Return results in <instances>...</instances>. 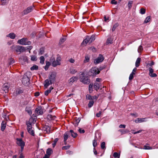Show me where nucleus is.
Returning <instances> with one entry per match:
<instances>
[{
    "label": "nucleus",
    "instance_id": "obj_46",
    "mask_svg": "<svg viewBox=\"0 0 158 158\" xmlns=\"http://www.w3.org/2000/svg\"><path fill=\"white\" fill-rule=\"evenodd\" d=\"M86 98L87 100H92V96H91L89 94H87L86 95Z\"/></svg>",
    "mask_w": 158,
    "mask_h": 158
},
{
    "label": "nucleus",
    "instance_id": "obj_53",
    "mask_svg": "<svg viewBox=\"0 0 158 158\" xmlns=\"http://www.w3.org/2000/svg\"><path fill=\"white\" fill-rule=\"evenodd\" d=\"M105 142H103L101 144V148L102 149H104L105 148Z\"/></svg>",
    "mask_w": 158,
    "mask_h": 158
},
{
    "label": "nucleus",
    "instance_id": "obj_57",
    "mask_svg": "<svg viewBox=\"0 0 158 158\" xmlns=\"http://www.w3.org/2000/svg\"><path fill=\"white\" fill-rule=\"evenodd\" d=\"M133 73H131L129 77V79L130 80H132L133 78V75H134Z\"/></svg>",
    "mask_w": 158,
    "mask_h": 158
},
{
    "label": "nucleus",
    "instance_id": "obj_24",
    "mask_svg": "<svg viewBox=\"0 0 158 158\" xmlns=\"http://www.w3.org/2000/svg\"><path fill=\"white\" fill-rule=\"evenodd\" d=\"M53 89V87H51L49 89H47L44 92V94L46 96H48L49 94L51 93V90Z\"/></svg>",
    "mask_w": 158,
    "mask_h": 158
},
{
    "label": "nucleus",
    "instance_id": "obj_51",
    "mask_svg": "<svg viewBox=\"0 0 158 158\" xmlns=\"http://www.w3.org/2000/svg\"><path fill=\"white\" fill-rule=\"evenodd\" d=\"M58 140V138H56L54 139V143L52 144V145L53 148H54L56 145V143Z\"/></svg>",
    "mask_w": 158,
    "mask_h": 158
},
{
    "label": "nucleus",
    "instance_id": "obj_7",
    "mask_svg": "<svg viewBox=\"0 0 158 158\" xmlns=\"http://www.w3.org/2000/svg\"><path fill=\"white\" fill-rule=\"evenodd\" d=\"M34 6H31L28 7L26 9L24 10L23 12V15H27L31 12L33 10Z\"/></svg>",
    "mask_w": 158,
    "mask_h": 158
},
{
    "label": "nucleus",
    "instance_id": "obj_5",
    "mask_svg": "<svg viewBox=\"0 0 158 158\" xmlns=\"http://www.w3.org/2000/svg\"><path fill=\"white\" fill-rule=\"evenodd\" d=\"M17 144L21 147V150L23 151L25 146V143L22 140V139L17 138Z\"/></svg>",
    "mask_w": 158,
    "mask_h": 158
},
{
    "label": "nucleus",
    "instance_id": "obj_37",
    "mask_svg": "<svg viewBox=\"0 0 158 158\" xmlns=\"http://www.w3.org/2000/svg\"><path fill=\"white\" fill-rule=\"evenodd\" d=\"M93 86V84H90L89 85V91L90 93H92V92L93 91V89L92 88Z\"/></svg>",
    "mask_w": 158,
    "mask_h": 158
},
{
    "label": "nucleus",
    "instance_id": "obj_58",
    "mask_svg": "<svg viewBox=\"0 0 158 158\" xmlns=\"http://www.w3.org/2000/svg\"><path fill=\"white\" fill-rule=\"evenodd\" d=\"M55 60V58L53 56L51 58L50 60V62L52 64L53 63V62H54V61Z\"/></svg>",
    "mask_w": 158,
    "mask_h": 158
},
{
    "label": "nucleus",
    "instance_id": "obj_32",
    "mask_svg": "<svg viewBox=\"0 0 158 158\" xmlns=\"http://www.w3.org/2000/svg\"><path fill=\"white\" fill-rule=\"evenodd\" d=\"M118 131L121 133V135L125 134L129 132L127 130L120 129Z\"/></svg>",
    "mask_w": 158,
    "mask_h": 158
},
{
    "label": "nucleus",
    "instance_id": "obj_3",
    "mask_svg": "<svg viewBox=\"0 0 158 158\" xmlns=\"http://www.w3.org/2000/svg\"><path fill=\"white\" fill-rule=\"evenodd\" d=\"M18 43L19 44L23 45H29L31 43V42L28 41V39L27 38H22L19 40L18 41Z\"/></svg>",
    "mask_w": 158,
    "mask_h": 158
},
{
    "label": "nucleus",
    "instance_id": "obj_15",
    "mask_svg": "<svg viewBox=\"0 0 158 158\" xmlns=\"http://www.w3.org/2000/svg\"><path fill=\"white\" fill-rule=\"evenodd\" d=\"M69 73L71 74H73L77 72V70L73 67L70 68L69 70Z\"/></svg>",
    "mask_w": 158,
    "mask_h": 158
},
{
    "label": "nucleus",
    "instance_id": "obj_55",
    "mask_svg": "<svg viewBox=\"0 0 158 158\" xmlns=\"http://www.w3.org/2000/svg\"><path fill=\"white\" fill-rule=\"evenodd\" d=\"M23 93L22 90L21 89H19L17 90L16 91V94H20L21 93Z\"/></svg>",
    "mask_w": 158,
    "mask_h": 158
},
{
    "label": "nucleus",
    "instance_id": "obj_10",
    "mask_svg": "<svg viewBox=\"0 0 158 158\" xmlns=\"http://www.w3.org/2000/svg\"><path fill=\"white\" fill-rule=\"evenodd\" d=\"M60 58L57 57L56 60H55L52 64V65L54 67H55L58 65H60Z\"/></svg>",
    "mask_w": 158,
    "mask_h": 158
},
{
    "label": "nucleus",
    "instance_id": "obj_17",
    "mask_svg": "<svg viewBox=\"0 0 158 158\" xmlns=\"http://www.w3.org/2000/svg\"><path fill=\"white\" fill-rule=\"evenodd\" d=\"M98 138L96 136H95L94 139L93 141V145L94 148H95L98 145Z\"/></svg>",
    "mask_w": 158,
    "mask_h": 158
},
{
    "label": "nucleus",
    "instance_id": "obj_56",
    "mask_svg": "<svg viewBox=\"0 0 158 158\" xmlns=\"http://www.w3.org/2000/svg\"><path fill=\"white\" fill-rule=\"evenodd\" d=\"M89 50L92 51L93 52H95L96 51V49L94 47H91L89 48Z\"/></svg>",
    "mask_w": 158,
    "mask_h": 158
},
{
    "label": "nucleus",
    "instance_id": "obj_6",
    "mask_svg": "<svg viewBox=\"0 0 158 158\" xmlns=\"http://www.w3.org/2000/svg\"><path fill=\"white\" fill-rule=\"evenodd\" d=\"M56 74L55 73H52L49 76L48 79L50 80L51 83H53L55 81Z\"/></svg>",
    "mask_w": 158,
    "mask_h": 158
},
{
    "label": "nucleus",
    "instance_id": "obj_45",
    "mask_svg": "<svg viewBox=\"0 0 158 158\" xmlns=\"http://www.w3.org/2000/svg\"><path fill=\"white\" fill-rule=\"evenodd\" d=\"M31 60L32 61H36L37 60V57L36 56L32 55L31 56Z\"/></svg>",
    "mask_w": 158,
    "mask_h": 158
},
{
    "label": "nucleus",
    "instance_id": "obj_60",
    "mask_svg": "<svg viewBox=\"0 0 158 158\" xmlns=\"http://www.w3.org/2000/svg\"><path fill=\"white\" fill-rule=\"evenodd\" d=\"M149 75L152 77H155L157 76V74L156 73H153L151 74H149Z\"/></svg>",
    "mask_w": 158,
    "mask_h": 158
},
{
    "label": "nucleus",
    "instance_id": "obj_47",
    "mask_svg": "<svg viewBox=\"0 0 158 158\" xmlns=\"http://www.w3.org/2000/svg\"><path fill=\"white\" fill-rule=\"evenodd\" d=\"M133 3V1H130L128 2V6L129 9H130L132 7V5Z\"/></svg>",
    "mask_w": 158,
    "mask_h": 158
},
{
    "label": "nucleus",
    "instance_id": "obj_13",
    "mask_svg": "<svg viewBox=\"0 0 158 158\" xmlns=\"http://www.w3.org/2000/svg\"><path fill=\"white\" fill-rule=\"evenodd\" d=\"M69 132L68 131L66 132L64 135V144L65 145L67 144V143L66 142L67 140L69 137Z\"/></svg>",
    "mask_w": 158,
    "mask_h": 158
},
{
    "label": "nucleus",
    "instance_id": "obj_35",
    "mask_svg": "<svg viewBox=\"0 0 158 158\" xmlns=\"http://www.w3.org/2000/svg\"><path fill=\"white\" fill-rule=\"evenodd\" d=\"M151 16H147L145 19L144 22V23H147L149 22L150 20Z\"/></svg>",
    "mask_w": 158,
    "mask_h": 158
},
{
    "label": "nucleus",
    "instance_id": "obj_29",
    "mask_svg": "<svg viewBox=\"0 0 158 158\" xmlns=\"http://www.w3.org/2000/svg\"><path fill=\"white\" fill-rule=\"evenodd\" d=\"M100 87L99 84L98 83H95L94 85V88L95 90H97Z\"/></svg>",
    "mask_w": 158,
    "mask_h": 158
},
{
    "label": "nucleus",
    "instance_id": "obj_50",
    "mask_svg": "<svg viewBox=\"0 0 158 158\" xmlns=\"http://www.w3.org/2000/svg\"><path fill=\"white\" fill-rule=\"evenodd\" d=\"M146 10L143 8H141L140 10V13L141 14H144L145 13Z\"/></svg>",
    "mask_w": 158,
    "mask_h": 158
},
{
    "label": "nucleus",
    "instance_id": "obj_16",
    "mask_svg": "<svg viewBox=\"0 0 158 158\" xmlns=\"http://www.w3.org/2000/svg\"><path fill=\"white\" fill-rule=\"evenodd\" d=\"M52 84L50 83V80L48 79H47L44 81V86L46 88H47L50 85Z\"/></svg>",
    "mask_w": 158,
    "mask_h": 158
},
{
    "label": "nucleus",
    "instance_id": "obj_33",
    "mask_svg": "<svg viewBox=\"0 0 158 158\" xmlns=\"http://www.w3.org/2000/svg\"><path fill=\"white\" fill-rule=\"evenodd\" d=\"M95 35H92L90 37H89V41H90V43H91L94 41L95 40Z\"/></svg>",
    "mask_w": 158,
    "mask_h": 158
},
{
    "label": "nucleus",
    "instance_id": "obj_39",
    "mask_svg": "<svg viewBox=\"0 0 158 158\" xmlns=\"http://www.w3.org/2000/svg\"><path fill=\"white\" fill-rule=\"evenodd\" d=\"M94 101L93 100L90 101L88 104V107L89 108L91 107L94 105Z\"/></svg>",
    "mask_w": 158,
    "mask_h": 158
},
{
    "label": "nucleus",
    "instance_id": "obj_27",
    "mask_svg": "<svg viewBox=\"0 0 158 158\" xmlns=\"http://www.w3.org/2000/svg\"><path fill=\"white\" fill-rule=\"evenodd\" d=\"M141 61V58H138L136 61L135 65L136 67H138L139 65V64Z\"/></svg>",
    "mask_w": 158,
    "mask_h": 158
},
{
    "label": "nucleus",
    "instance_id": "obj_4",
    "mask_svg": "<svg viewBox=\"0 0 158 158\" xmlns=\"http://www.w3.org/2000/svg\"><path fill=\"white\" fill-rule=\"evenodd\" d=\"M22 81L25 85H27L29 84V79L26 74H24L23 77Z\"/></svg>",
    "mask_w": 158,
    "mask_h": 158
},
{
    "label": "nucleus",
    "instance_id": "obj_63",
    "mask_svg": "<svg viewBox=\"0 0 158 158\" xmlns=\"http://www.w3.org/2000/svg\"><path fill=\"white\" fill-rule=\"evenodd\" d=\"M149 74H151L153 72V70L151 68H149Z\"/></svg>",
    "mask_w": 158,
    "mask_h": 158
},
{
    "label": "nucleus",
    "instance_id": "obj_44",
    "mask_svg": "<svg viewBox=\"0 0 158 158\" xmlns=\"http://www.w3.org/2000/svg\"><path fill=\"white\" fill-rule=\"evenodd\" d=\"M89 57L88 55H86L85 56V60H84V63L88 62L89 61Z\"/></svg>",
    "mask_w": 158,
    "mask_h": 158
},
{
    "label": "nucleus",
    "instance_id": "obj_48",
    "mask_svg": "<svg viewBox=\"0 0 158 158\" xmlns=\"http://www.w3.org/2000/svg\"><path fill=\"white\" fill-rule=\"evenodd\" d=\"M143 149L146 150L152 149V148L149 146L145 145L144 146Z\"/></svg>",
    "mask_w": 158,
    "mask_h": 158
},
{
    "label": "nucleus",
    "instance_id": "obj_12",
    "mask_svg": "<svg viewBox=\"0 0 158 158\" xmlns=\"http://www.w3.org/2000/svg\"><path fill=\"white\" fill-rule=\"evenodd\" d=\"M9 87V84L8 83H5L2 86V90L5 91V93H7L8 91Z\"/></svg>",
    "mask_w": 158,
    "mask_h": 158
},
{
    "label": "nucleus",
    "instance_id": "obj_14",
    "mask_svg": "<svg viewBox=\"0 0 158 158\" xmlns=\"http://www.w3.org/2000/svg\"><path fill=\"white\" fill-rule=\"evenodd\" d=\"M81 118H77L76 117L74 119V124L75 127H77L79 123L80 122Z\"/></svg>",
    "mask_w": 158,
    "mask_h": 158
},
{
    "label": "nucleus",
    "instance_id": "obj_21",
    "mask_svg": "<svg viewBox=\"0 0 158 158\" xmlns=\"http://www.w3.org/2000/svg\"><path fill=\"white\" fill-rule=\"evenodd\" d=\"M113 41V39L110 36L109 37L106 41V44L108 45L109 44H111L112 43Z\"/></svg>",
    "mask_w": 158,
    "mask_h": 158
},
{
    "label": "nucleus",
    "instance_id": "obj_28",
    "mask_svg": "<svg viewBox=\"0 0 158 158\" xmlns=\"http://www.w3.org/2000/svg\"><path fill=\"white\" fill-rule=\"evenodd\" d=\"M7 37H9L11 39H14L15 38V35L13 33H11L7 35Z\"/></svg>",
    "mask_w": 158,
    "mask_h": 158
},
{
    "label": "nucleus",
    "instance_id": "obj_31",
    "mask_svg": "<svg viewBox=\"0 0 158 158\" xmlns=\"http://www.w3.org/2000/svg\"><path fill=\"white\" fill-rule=\"evenodd\" d=\"M26 124L27 126V130L32 129V127L31 123L29 122H27L26 123Z\"/></svg>",
    "mask_w": 158,
    "mask_h": 158
},
{
    "label": "nucleus",
    "instance_id": "obj_40",
    "mask_svg": "<svg viewBox=\"0 0 158 158\" xmlns=\"http://www.w3.org/2000/svg\"><path fill=\"white\" fill-rule=\"evenodd\" d=\"M27 131L29 133L31 134L32 136H34L35 135L34 130L31 129L27 130Z\"/></svg>",
    "mask_w": 158,
    "mask_h": 158
},
{
    "label": "nucleus",
    "instance_id": "obj_49",
    "mask_svg": "<svg viewBox=\"0 0 158 158\" xmlns=\"http://www.w3.org/2000/svg\"><path fill=\"white\" fill-rule=\"evenodd\" d=\"M9 64L11 65L13 64L15 62V61L13 59L10 58L9 59Z\"/></svg>",
    "mask_w": 158,
    "mask_h": 158
},
{
    "label": "nucleus",
    "instance_id": "obj_41",
    "mask_svg": "<svg viewBox=\"0 0 158 158\" xmlns=\"http://www.w3.org/2000/svg\"><path fill=\"white\" fill-rule=\"evenodd\" d=\"M38 69V66L36 65H34L31 68V70H37Z\"/></svg>",
    "mask_w": 158,
    "mask_h": 158
},
{
    "label": "nucleus",
    "instance_id": "obj_54",
    "mask_svg": "<svg viewBox=\"0 0 158 158\" xmlns=\"http://www.w3.org/2000/svg\"><path fill=\"white\" fill-rule=\"evenodd\" d=\"M70 146L69 145L64 146L62 147V149L63 150H67L69 149L70 148Z\"/></svg>",
    "mask_w": 158,
    "mask_h": 158
},
{
    "label": "nucleus",
    "instance_id": "obj_52",
    "mask_svg": "<svg viewBox=\"0 0 158 158\" xmlns=\"http://www.w3.org/2000/svg\"><path fill=\"white\" fill-rule=\"evenodd\" d=\"M44 52V48H41L40 49L39 51V54L40 55L42 54Z\"/></svg>",
    "mask_w": 158,
    "mask_h": 158
},
{
    "label": "nucleus",
    "instance_id": "obj_42",
    "mask_svg": "<svg viewBox=\"0 0 158 158\" xmlns=\"http://www.w3.org/2000/svg\"><path fill=\"white\" fill-rule=\"evenodd\" d=\"M25 110L29 114L31 115L32 114V111L29 108L26 107L25 109Z\"/></svg>",
    "mask_w": 158,
    "mask_h": 158
},
{
    "label": "nucleus",
    "instance_id": "obj_9",
    "mask_svg": "<svg viewBox=\"0 0 158 158\" xmlns=\"http://www.w3.org/2000/svg\"><path fill=\"white\" fill-rule=\"evenodd\" d=\"M104 59V58L103 56L102 55L100 54L98 57L95 60L94 63L97 64L101 62H102Z\"/></svg>",
    "mask_w": 158,
    "mask_h": 158
},
{
    "label": "nucleus",
    "instance_id": "obj_62",
    "mask_svg": "<svg viewBox=\"0 0 158 158\" xmlns=\"http://www.w3.org/2000/svg\"><path fill=\"white\" fill-rule=\"evenodd\" d=\"M99 95H98V96H92V100H93L94 99H95L96 100H97L98 97Z\"/></svg>",
    "mask_w": 158,
    "mask_h": 158
},
{
    "label": "nucleus",
    "instance_id": "obj_2",
    "mask_svg": "<svg viewBox=\"0 0 158 158\" xmlns=\"http://www.w3.org/2000/svg\"><path fill=\"white\" fill-rule=\"evenodd\" d=\"M100 72V70L97 67L92 68L89 71V75L94 77Z\"/></svg>",
    "mask_w": 158,
    "mask_h": 158
},
{
    "label": "nucleus",
    "instance_id": "obj_23",
    "mask_svg": "<svg viewBox=\"0 0 158 158\" xmlns=\"http://www.w3.org/2000/svg\"><path fill=\"white\" fill-rule=\"evenodd\" d=\"M47 118L49 120H54L55 119L56 117L54 115L52 116L51 114H48L47 116Z\"/></svg>",
    "mask_w": 158,
    "mask_h": 158
},
{
    "label": "nucleus",
    "instance_id": "obj_19",
    "mask_svg": "<svg viewBox=\"0 0 158 158\" xmlns=\"http://www.w3.org/2000/svg\"><path fill=\"white\" fill-rule=\"evenodd\" d=\"M50 127L46 126L44 127L43 130L44 131H46V133L48 134H49V133H50Z\"/></svg>",
    "mask_w": 158,
    "mask_h": 158
},
{
    "label": "nucleus",
    "instance_id": "obj_43",
    "mask_svg": "<svg viewBox=\"0 0 158 158\" xmlns=\"http://www.w3.org/2000/svg\"><path fill=\"white\" fill-rule=\"evenodd\" d=\"M113 156L114 158L118 157V158H119L120 156V154H118L117 152H115L113 154Z\"/></svg>",
    "mask_w": 158,
    "mask_h": 158
},
{
    "label": "nucleus",
    "instance_id": "obj_18",
    "mask_svg": "<svg viewBox=\"0 0 158 158\" xmlns=\"http://www.w3.org/2000/svg\"><path fill=\"white\" fill-rule=\"evenodd\" d=\"M145 118H137L135 119V122L136 123H141L145 122Z\"/></svg>",
    "mask_w": 158,
    "mask_h": 158
},
{
    "label": "nucleus",
    "instance_id": "obj_11",
    "mask_svg": "<svg viewBox=\"0 0 158 158\" xmlns=\"http://www.w3.org/2000/svg\"><path fill=\"white\" fill-rule=\"evenodd\" d=\"M26 49L23 46H18L16 47L15 50L17 52H23Z\"/></svg>",
    "mask_w": 158,
    "mask_h": 158
},
{
    "label": "nucleus",
    "instance_id": "obj_38",
    "mask_svg": "<svg viewBox=\"0 0 158 158\" xmlns=\"http://www.w3.org/2000/svg\"><path fill=\"white\" fill-rule=\"evenodd\" d=\"M40 62L41 64H43L44 63L45 59L43 56H41L40 58Z\"/></svg>",
    "mask_w": 158,
    "mask_h": 158
},
{
    "label": "nucleus",
    "instance_id": "obj_8",
    "mask_svg": "<svg viewBox=\"0 0 158 158\" xmlns=\"http://www.w3.org/2000/svg\"><path fill=\"white\" fill-rule=\"evenodd\" d=\"M35 112L38 115L42 114H43L44 109L41 106H39L36 108Z\"/></svg>",
    "mask_w": 158,
    "mask_h": 158
},
{
    "label": "nucleus",
    "instance_id": "obj_61",
    "mask_svg": "<svg viewBox=\"0 0 158 158\" xmlns=\"http://www.w3.org/2000/svg\"><path fill=\"white\" fill-rule=\"evenodd\" d=\"M78 131L80 133H84L85 132V131L84 130H82L81 128L79 129Z\"/></svg>",
    "mask_w": 158,
    "mask_h": 158
},
{
    "label": "nucleus",
    "instance_id": "obj_20",
    "mask_svg": "<svg viewBox=\"0 0 158 158\" xmlns=\"http://www.w3.org/2000/svg\"><path fill=\"white\" fill-rule=\"evenodd\" d=\"M77 78L76 77H73L70 78L69 80V82L71 84H72L75 81H77Z\"/></svg>",
    "mask_w": 158,
    "mask_h": 158
},
{
    "label": "nucleus",
    "instance_id": "obj_26",
    "mask_svg": "<svg viewBox=\"0 0 158 158\" xmlns=\"http://www.w3.org/2000/svg\"><path fill=\"white\" fill-rule=\"evenodd\" d=\"M69 132L71 133V136L75 138L77 136V134L76 132H74L72 130H70Z\"/></svg>",
    "mask_w": 158,
    "mask_h": 158
},
{
    "label": "nucleus",
    "instance_id": "obj_30",
    "mask_svg": "<svg viewBox=\"0 0 158 158\" xmlns=\"http://www.w3.org/2000/svg\"><path fill=\"white\" fill-rule=\"evenodd\" d=\"M52 152V150L51 148H48L47 149L46 151V153L47 155H48L49 156H50L51 153Z\"/></svg>",
    "mask_w": 158,
    "mask_h": 158
},
{
    "label": "nucleus",
    "instance_id": "obj_1",
    "mask_svg": "<svg viewBox=\"0 0 158 158\" xmlns=\"http://www.w3.org/2000/svg\"><path fill=\"white\" fill-rule=\"evenodd\" d=\"M79 74V79L81 82L86 84H89L90 83V79L88 76H85L84 72H80Z\"/></svg>",
    "mask_w": 158,
    "mask_h": 158
},
{
    "label": "nucleus",
    "instance_id": "obj_34",
    "mask_svg": "<svg viewBox=\"0 0 158 158\" xmlns=\"http://www.w3.org/2000/svg\"><path fill=\"white\" fill-rule=\"evenodd\" d=\"M66 38L65 37L61 38L59 42L60 44V45L62 44L66 40Z\"/></svg>",
    "mask_w": 158,
    "mask_h": 158
},
{
    "label": "nucleus",
    "instance_id": "obj_36",
    "mask_svg": "<svg viewBox=\"0 0 158 158\" xmlns=\"http://www.w3.org/2000/svg\"><path fill=\"white\" fill-rule=\"evenodd\" d=\"M119 25V24L118 23H115L112 29V31L113 32L115 31L116 28Z\"/></svg>",
    "mask_w": 158,
    "mask_h": 158
},
{
    "label": "nucleus",
    "instance_id": "obj_22",
    "mask_svg": "<svg viewBox=\"0 0 158 158\" xmlns=\"http://www.w3.org/2000/svg\"><path fill=\"white\" fill-rule=\"evenodd\" d=\"M89 36H86V38L85 39L82 43L81 44L85 45L89 41Z\"/></svg>",
    "mask_w": 158,
    "mask_h": 158
},
{
    "label": "nucleus",
    "instance_id": "obj_25",
    "mask_svg": "<svg viewBox=\"0 0 158 158\" xmlns=\"http://www.w3.org/2000/svg\"><path fill=\"white\" fill-rule=\"evenodd\" d=\"M6 127V123L4 121H3L2 122L1 126V130L2 131H3L5 129Z\"/></svg>",
    "mask_w": 158,
    "mask_h": 158
},
{
    "label": "nucleus",
    "instance_id": "obj_59",
    "mask_svg": "<svg viewBox=\"0 0 158 158\" xmlns=\"http://www.w3.org/2000/svg\"><path fill=\"white\" fill-rule=\"evenodd\" d=\"M143 47L141 45H140L138 49V52H141L143 50Z\"/></svg>",
    "mask_w": 158,
    "mask_h": 158
},
{
    "label": "nucleus",
    "instance_id": "obj_64",
    "mask_svg": "<svg viewBox=\"0 0 158 158\" xmlns=\"http://www.w3.org/2000/svg\"><path fill=\"white\" fill-rule=\"evenodd\" d=\"M1 1L2 2V5H4L6 4V0H1Z\"/></svg>",
    "mask_w": 158,
    "mask_h": 158
}]
</instances>
